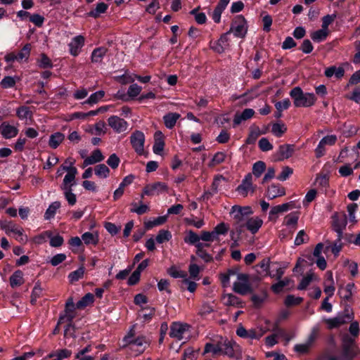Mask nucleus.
Wrapping results in <instances>:
<instances>
[{
    "label": "nucleus",
    "mask_w": 360,
    "mask_h": 360,
    "mask_svg": "<svg viewBox=\"0 0 360 360\" xmlns=\"http://www.w3.org/2000/svg\"><path fill=\"white\" fill-rule=\"evenodd\" d=\"M327 345V347L321 355L323 360H353L360 351L355 343L354 338L348 335L342 338L341 352L336 351L337 347L333 336L328 338Z\"/></svg>",
    "instance_id": "f257e3e1"
},
{
    "label": "nucleus",
    "mask_w": 360,
    "mask_h": 360,
    "mask_svg": "<svg viewBox=\"0 0 360 360\" xmlns=\"http://www.w3.org/2000/svg\"><path fill=\"white\" fill-rule=\"evenodd\" d=\"M290 96L296 108L311 107L315 104L316 101V98L313 93H304L299 86L292 89L290 91Z\"/></svg>",
    "instance_id": "f03ea898"
},
{
    "label": "nucleus",
    "mask_w": 360,
    "mask_h": 360,
    "mask_svg": "<svg viewBox=\"0 0 360 360\" xmlns=\"http://www.w3.org/2000/svg\"><path fill=\"white\" fill-rule=\"evenodd\" d=\"M75 307L76 305L73 302V299L70 297L66 302L64 314L60 315L59 317L58 325L63 322L68 323V325L65 328V334L68 333V330L70 329V328L74 327L72 325V320L75 319L76 315Z\"/></svg>",
    "instance_id": "7ed1b4c3"
},
{
    "label": "nucleus",
    "mask_w": 360,
    "mask_h": 360,
    "mask_svg": "<svg viewBox=\"0 0 360 360\" xmlns=\"http://www.w3.org/2000/svg\"><path fill=\"white\" fill-rule=\"evenodd\" d=\"M247 32L248 25L246 20L241 15H236L232 21L228 33H233L235 37L243 38L246 35Z\"/></svg>",
    "instance_id": "20e7f679"
},
{
    "label": "nucleus",
    "mask_w": 360,
    "mask_h": 360,
    "mask_svg": "<svg viewBox=\"0 0 360 360\" xmlns=\"http://www.w3.org/2000/svg\"><path fill=\"white\" fill-rule=\"evenodd\" d=\"M332 228L337 233V236L342 238L343 231L347 224V216L345 212H335L332 216Z\"/></svg>",
    "instance_id": "39448f33"
},
{
    "label": "nucleus",
    "mask_w": 360,
    "mask_h": 360,
    "mask_svg": "<svg viewBox=\"0 0 360 360\" xmlns=\"http://www.w3.org/2000/svg\"><path fill=\"white\" fill-rule=\"evenodd\" d=\"M0 228L8 235L11 233L16 234L18 236L16 240L21 243H26L27 241V236L23 234V229L12 222H2L0 224Z\"/></svg>",
    "instance_id": "423d86ee"
},
{
    "label": "nucleus",
    "mask_w": 360,
    "mask_h": 360,
    "mask_svg": "<svg viewBox=\"0 0 360 360\" xmlns=\"http://www.w3.org/2000/svg\"><path fill=\"white\" fill-rule=\"evenodd\" d=\"M63 170L66 171L68 173L63 179L60 188L65 189H72V187L76 185L75 176L77 174V169L75 167H68L66 165H62Z\"/></svg>",
    "instance_id": "0eeeda50"
},
{
    "label": "nucleus",
    "mask_w": 360,
    "mask_h": 360,
    "mask_svg": "<svg viewBox=\"0 0 360 360\" xmlns=\"http://www.w3.org/2000/svg\"><path fill=\"white\" fill-rule=\"evenodd\" d=\"M130 142L138 155H142L144 154L145 136L142 131L137 130L132 133L130 136Z\"/></svg>",
    "instance_id": "6e6552de"
},
{
    "label": "nucleus",
    "mask_w": 360,
    "mask_h": 360,
    "mask_svg": "<svg viewBox=\"0 0 360 360\" xmlns=\"http://www.w3.org/2000/svg\"><path fill=\"white\" fill-rule=\"evenodd\" d=\"M168 186L165 183L158 181L147 184L144 187V194L148 196L159 195L163 193H167Z\"/></svg>",
    "instance_id": "1a4fd4ad"
},
{
    "label": "nucleus",
    "mask_w": 360,
    "mask_h": 360,
    "mask_svg": "<svg viewBox=\"0 0 360 360\" xmlns=\"http://www.w3.org/2000/svg\"><path fill=\"white\" fill-rule=\"evenodd\" d=\"M347 314H340L334 318L324 319V322L327 324L328 329L338 328L341 325L351 321L353 319L352 314H350L348 310H347Z\"/></svg>",
    "instance_id": "9d476101"
},
{
    "label": "nucleus",
    "mask_w": 360,
    "mask_h": 360,
    "mask_svg": "<svg viewBox=\"0 0 360 360\" xmlns=\"http://www.w3.org/2000/svg\"><path fill=\"white\" fill-rule=\"evenodd\" d=\"M237 191L243 197H246L249 192L253 193L255 186L252 184V174H247L242 180L241 184L237 187Z\"/></svg>",
    "instance_id": "9b49d317"
},
{
    "label": "nucleus",
    "mask_w": 360,
    "mask_h": 360,
    "mask_svg": "<svg viewBox=\"0 0 360 360\" xmlns=\"http://www.w3.org/2000/svg\"><path fill=\"white\" fill-rule=\"evenodd\" d=\"M189 328V325L180 322H174L170 326L169 336L177 340H182L184 334Z\"/></svg>",
    "instance_id": "f8f14e48"
},
{
    "label": "nucleus",
    "mask_w": 360,
    "mask_h": 360,
    "mask_svg": "<svg viewBox=\"0 0 360 360\" xmlns=\"http://www.w3.org/2000/svg\"><path fill=\"white\" fill-rule=\"evenodd\" d=\"M239 282H236L233 284V290L236 292L241 295H245L250 291V285L248 284V276L244 274L238 275Z\"/></svg>",
    "instance_id": "ddd939ff"
},
{
    "label": "nucleus",
    "mask_w": 360,
    "mask_h": 360,
    "mask_svg": "<svg viewBox=\"0 0 360 360\" xmlns=\"http://www.w3.org/2000/svg\"><path fill=\"white\" fill-rule=\"evenodd\" d=\"M108 125L117 133L125 131L128 127V124L124 120L115 115L108 118Z\"/></svg>",
    "instance_id": "4468645a"
},
{
    "label": "nucleus",
    "mask_w": 360,
    "mask_h": 360,
    "mask_svg": "<svg viewBox=\"0 0 360 360\" xmlns=\"http://www.w3.org/2000/svg\"><path fill=\"white\" fill-rule=\"evenodd\" d=\"M85 39L82 35H77L72 38L68 44L70 53L73 56H77L80 53L81 49L84 45Z\"/></svg>",
    "instance_id": "2eb2a0df"
},
{
    "label": "nucleus",
    "mask_w": 360,
    "mask_h": 360,
    "mask_svg": "<svg viewBox=\"0 0 360 360\" xmlns=\"http://www.w3.org/2000/svg\"><path fill=\"white\" fill-rule=\"evenodd\" d=\"M220 352L225 355L230 357H233L235 355V348L238 347V345L233 341L228 340L227 338H221L219 341Z\"/></svg>",
    "instance_id": "dca6fc26"
},
{
    "label": "nucleus",
    "mask_w": 360,
    "mask_h": 360,
    "mask_svg": "<svg viewBox=\"0 0 360 360\" xmlns=\"http://www.w3.org/2000/svg\"><path fill=\"white\" fill-rule=\"evenodd\" d=\"M295 150V146L294 145L291 144H283L281 145L278 147V151H277V158H276V160L281 161L285 159H288L290 158Z\"/></svg>",
    "instance_id": "f3484780"
},
{
    "label": "nucleus",
    "mask_w": 360,
    "mask_h": 360,
    "mask_svg": "<svg viewBox=\"0 0 360 360\" xmlns=\"http://www.w3.org/2000/svg\"><path fill=\"white\" fill-rule=\"evenodd\" d=\"M18 129L6 122L0 125V133L4 139H9L16 136L18 134Z\"/></svg>",
    "instance_id": "a211bd4d"
},
{
    "label": "nucleus",
    "mask_w": 360,
    "mask_h": 360,
    "mask_svg": "<svg viewBox=\"0 0 360 360\" xmlns=\"http://www.w3.org/2000/svg\"><path fill=\"white\" fill-rule=\"evenodd\" d=\"M285 195V188L280 186L279 184H273L267 188L266 192V196L273 200L278 197H281Z\"/></svg>",
    "instance_id": "6ab92c4d"
},
{
    "label": "nucleus",
    "mask_w": 360,
    "mask_h": 360,
    "mask_svg": "<svg viewBox=\"0 0 360 360\" xmlns=\"http://www.w3.org/2000/svg\"><path fill=\"white\" fill-rule=\"evenodd\" d=\"M255 115V110L252 108H246L242 112H236L233 120V126L236 127L242 122L252 118Z\"/></svg>",
    "instance_id": "aec40b11"
},
{
    "label": "nucleus",
    "mask_w": 360,
    "mask_h": 360,
    "mask_svg": "<svg viewBox=\"0 0 360 360\" xmlns=\"http://www.w3.org/2000/svg\"><path fill=\"white\" fill-rule=\"evenodd\" d=\"M104 158L105 157L102 154L101 150L96 149L91 153V154L89 157H86L84 160L82 167L84 168L89 165L101 162L104 160Z\"/></svg>",
    "instance_id": "412c9836"
},
{
    "label": "nucleus",
    "mask_w": 360,
    "mask_h": 360,
    "mask_svg": "<svg viewBox=\"0 0 360 360\" xmlns=\"http://www.w3.org/2000/svg\"><path fill=\"white\" fill-rule=\"evenodd\" d=\"M263 224V220L259 217H252L246 220L245 228H246L252 234L256 233Z\"/></svg>",
    "instance_id": "4be33fe9"
},
{
    "label": "nucleus",
    "mask_w": 360,
    "mask_h": 360,
    "mask_svg": "<svg viewBox=\"0 0 360 360\" xmlns=\"http://www.w3.org/2000/svg\"><path fill=\"white\" fill-rule=\"evenodd\" d=\"M342 238L337 236V239L334 243L326 241L325 243L324 253L331 251L335 256H337L342 250V244L341 242Z\"/></svg>",
    "instance_id": "5701e85b"
},
{
    "label": "nucleus",
    "mask_w": 360,
    "mask_h": 360,
    "mask_svg": "<svg viewBox=\"0 0 360 360\" xmlns=\"http://www.w3.org/2000/svg\"><path fill=\"white\" fill-rule=\"evenodd\" d=\"M231 212L234 214V219L236 220V229L237 231L241 233L243 228H245L246 220L248 219L249 217L243 214L242 212H239L238 211H231Z\"/></svg>",
    "instance_id": "b1692460"
},
{
    "label": "nucleus",
    "mask_w": 360,
    "mask_h": 360,
    "mask_svg": "<svg viewBox=\"0 0 360 360\" xmlns=\"http://www.w3.org/2000/svg\"><path fill=\"white\" fill-rule=\"evenodd\" d=\"M108 51L107 48L101 46L95 49L91 56V60L93 63H101L103 57L106 55Z\"/></svg>",
    "instance_id": "393cba45"
},
{
    "label": "nucleus",
    "mask_w": 360,
    "mask_h": 360,
    "mask_svg": "<svg viewBox=\"0 0 360 360\" xmlns=\"http://www.w3.org/2000/svg\"><path fill=\"white\" fill-rule=\"evenodd\" d=\"M11 288L20 286L24 283L23 273L20 270H16L9 278Z\"/></svg>",
    "instance_id": "a878e982"
},
{
    "label": "nucleus",
    "mask_w": 360,
    "mask_h": 360,
    "mask_svg": "<svg viewBox=\"0 0 360 360\" xmlns=\"http://www.w3.org/2000/svg\"><path fill=\"white\" fill-rule=\"evenodd\" d=\"M223 302L226 306H233L237 307H243L242 302L240 299L233 295V294H226L224 295L222 297Z\"/></svg>",
    "instance_id": "bb28decb"
},
{
    "label": "nucleus",
    "mask_w": 360,
    "mask_h": 360,
    "mask_svg": "<svg viewBox=\"0 0 360 360\" xmlns=\"http://www.w3.org/2000/svg\"><path fill=\"white\" fill-rule=\"evenodd\" d=\"M209 244H203L201 243H198L196 244V254L197 255L203 259L205 262H209L212 260V257L211 255L207 253L205 250L204 247H209Z\"/></svg>",
    "instance_id": "cd10ccee"
},
{
    "label": "nucleus",
    "mask_w": 360,
    "mask_h": 360,
    "mask_svg": "<svg viewBox=\"0 0 360 360\" xmlns=\"http://www.w3.org/2000/svg\"><path fill=\"white\" fill-rule=\"evenodd\" d=\"M82 240L85 245H96L98 243L99 238L97 233L85 232L82 235Z\"/></svg>",
    "instance_id": "c85d7f7f"
},
{
    "label": "nucleus",
    "mask_w": 360,
    "mask_h": 360,
    "mask_svg": "<svg viewBox=\"0 0 360 360\" xmlns=\"http://www.w3.org/2000/svg\"><path fill=\"white\" fill-rule=\"evenodd\" d=\"M180 114L176 112H169L163 117L165 125L168 129H172L178 119L180 117Z\"/></svg>",
    "instance_id": "c756f323"
},
{
    "label": "nucleus",
    "mask_w": 360,
    "mask_h": 360,
    "mask_svg": "<svg viewBox=\"0 0 360 360\" xmlns=\"http://www.w3.org/2000/svg\"><path fill=\"white\" fill-rule=\"evenodd\" d=\"M65 135L60 132H56L50 136L49 145L51 148L56 149L64 141Z\"/></svg>",
    "instance_id": "7c9ffc66"
},
{
    "label": "nucleus",
    "mask_w": 360,
    "mask_h": 360,
    "mask_svg": "<svg viewBox=\"0 0 360 360\" xmlns=\"http://www.w3.org/2000/svg\"><path fill=\"white\" fill-rule=\"evenodd\" d=\"M95 174L101 179H106L110 175V169L105 164L97 165L94 169Z\"/></svg>",
    "instance_id": "2f4dec72"
},
{
    "label": "nucleus",
    "mask_w": 360,
    "mask_h": 360,
    "mask_svg": "<svg viewBox=\"0 0 360 360\" xmlns=\"http://www.w3.org/2000/svg\"><path fill=\"white\" fill-rule=\"evenodd\" d=\"M155 136V141L153 146V151L155 154L160 155L164 150L165 142L162 138H158V136H162V133L160 131L156 132Z\"/></svg>",
    "instance_id": "473e14b6"
},
{
    "label": "nucleus",
    "mask_w": 360,
    "mask_h": 360,
    "mask_svg": "<svg viewBox=\"0 0 360 360\" xmlns=\"http://www.w3.org/2000/svg\"><path fill=\"white\" fill-rule=\"evenodd\" d=\"M60 202L59 201H55L52 202L45 212L44 219L46 220H49L53 218L56 211L60 208Z\"/></svg>",
    "instance_id": "72a5a7b5"
},
{
    "label": "nucleus",
    "mask_w": 360,
    "mask_h": 360,
    "mask_svg": "<svg viewBox=\"0 0 360 360\" xmlns=\"http://www.w3.org/2000/svg\"><path fill=\"white\" fill-rule=\"evenodd\" d=\"M329 31L321 27L311 34V39L315 42H321L324 41L328 36Z\"/></svg>",
    "instance_id": "f704fd0d"
},
{
    "label": "nucleus",
    "mask_w": 360,
    "mask_h": 360,
    "mask_svg": "<svg viewBox=\"0 0 360 360\" xmlns=\"http://www.w3.org/2000/svg\"><path fill=\"white\" fill-rule=\"evenodd\" d=\"M94 301V296L93 294L89 292L86 294L76 304V308L84 309L89 304H92Z\"/></svg>",
    "instance_id": "c9c22d12"
},
{
    "label": "nucleus",
    "mask_w": 360,
    "mask_h": 360,
    "mask_svg": "<svg viewBox=\"0 0 360 360\" xmlns=\"http://www.w3.org/2000/svg\"><path fill=\"white\" fill-rule=\"evenodd\" d=\"M30 44H26L18 53H16L18 56V62L20 63L22 61H27L30 56Z\"/></svg>",
    "instance_id": "e433bc0d"
},
{
    "label": "nucleus",
    "mask_w": 360,
    "mask_h": 360,
    "mask_svg": "<svg viewBox=\"0 0 360 360\" xmlns=\"http://www.w3.org/2000/svg\"><path fill=\"white\" fill-rule=\"evenodd\" d=\"M108 8V6L106 4L103 2L99 3L96 5L95 9L88 13V15L94 18H97L100 16L101 14L105 13Z\"/></svg>",
    "instance_id": "4c0bfd02"
},
{
    "label": "nucleus",
    "mask_w": 360,
    "mask_h": 360,
    "mask_svg": "<svg viewBox=\"0 0 360 360\" xmlns=\"http://www.w3.org/2000/svg\"><path fill=\"white\" fill-rule=\"evenodd\" d=\"M266 169V164L263 161H257L254 163L252 166V176H255L256 178H259L262 176L263 172Z\"/></svg>",
    "instance_id": "58836bf2"
},
{
    "label": "nucleus",
    "mask_w": 360,
    "mask_h": 360,
    "mask_svg": "<svg viewBox=\"0 0 360 360\" xmlns=\"http://www.w3.org/2000/svg\"><path fill=\"white\" fill-rule=\"evenodd\" d=\"M355 288L354 283H348L345 288H342L339 290V294L345 300H349L352 296V291Z\"/></svg>",
    "instance_id": "ea45409f"
},
{
    "label": "nucleus",
    "mask_w": 360,
    "mask_h": 360,
    "mask_svg": "<svg viewBox=\"0 0 360 360\" xmlns=\"http://www.w3.org/2000/svg\"><path fill=\"white\" fill-rule=\"evenodd\" d=\"M320 332V327L319 326H314L311 330V332L306 340V342L311 347L314 342H316V339L319 337Z\"/></svg>",
    "instance_id": "a19ab883"
},
{
    "label": "nucleus",
    "mask_w": 360,
    "mask_h": 360,
    "mask_svg": "<svg viewBox=\"0 0 360 360\" xmlns=\"http://www.w3.org/2000/svg\"><path fill=\"white\" fill-rule=\"evenodd\" d=\"M105 96V92L102 90L98 91L94 94H92L84 102V103L94 105L97 103L100 100H101Z\"/></svg>",
    "instance_id": "79ce46f5"
},
{
    "label": "nucleus",
    "mask_w": 360,
    "mask_h": 360,
    "mask_svg": "<svg viewBox=\"0 0 360 360\" xmlns=\"http://www.w3.org/2000/svg\"><path fill=\"white\" fill-rule=\"evenodd\" d=\"M200 240H201V236H199L197 233H195L193 231L190 230L188 231L186 236L184 238V242L191 245H195L200 243Z\"/></svg>",
    "instance_id": "37998d69"
},
{
    "label": "nucleus",
    "mask_w": 360,
    "mask_h": 360,
    "mask_svg": "<svg viewBox=\"0 0 360 360\" xmlns=\"http://www.w3.org/2000/svg\"><path fill=\"white\" fill-rule=\"evenodd\" d=\"M84 267L83 266H80L78 269L71 272L68 275V278L70 283H75L79 281L84 276Z\"/></svg>",
    "instance_id": "c03bdc74"
},
{
    "label": "nucleus",
    "mask_w": 360,
    "mask_h": 360,
    "mask_svg": "<svg viewBox=\"0 0 360 360\" xmlns=\"http://www.w3.org/2000/svg\"><path fill=\"white\" fill-rule=\"evenodd\" d=\"M279 281L271 286V290L275 293L281 292L283 288L288 285L291 282V280L288 278H285L283 280H278Z\"/></svg>",
    "instance_id": "a18cd8bd"
},
{
    "label": "nucleus",
    "mask_w": 360,
    "mask_h": 360,
    "mask_svg": "<svg viewBox=\"0 0 360 360\" xmlns=\"http://www.w3.org/2000/svg\"><path fill=\"white\" fill-rule=\"evenodd\" d=\"M299 219V212H294L288 214L284 218V224L285 226L296 225Z\"/></svg>",
    "instance_id": "49530a36"
},
{
    "label": "nucleus",
    "mask_w": 360,
    "mask_h": 360,
    "mask_svg": "<svg viewBox=\"0 0 360 360\" xmlns=\"http://www.w3.org/2000/svg\"><path fill=\"white\" fill-rule=\"evenodd\" d=\"M287 131V127L284 124L275 123L272 125L271 132L276 137H281Z\"/></svg>",
    "instance_id": "de8ad7c7"
},
{
    "label": "nucleus",
    "mask_w": 360,
    "mask_h": 360,
    "mask_svg": "<svg viewBox=\"0 0 360 360\" xmlns=\"http://www.w3.org/2000/svg\"><path fill=\"white\" fill-rule=\"evenodd\" d=\"M172 238L171 233L167 230H160L156 236L155 240L158 243H163Z\"/></svg>",
    "instance_id": "09e8293b"
},
{
    "label": "nucleus",
    "mask_w": 360,
    "mask_h": 360,
    "mask_svg": "<svg viewBox=\"0 0 360 360\" xmlns=\"http://www.w3.org/2000/svg\"><path fill=\"white\" fill-rule=\"evenodd\" d=\"M226 155L224 152H217L214 154V157L212 158V160L211 162L210 163V167H213L217 165H219L222 162H224L226 160Z\"/></svg>",
    "instance_id": "8fccbe9b"
},
{
    "label": "nucleus",
    "mask_w": 360,
    "mask_h": 360,
    "mask_svg": "<svg viewBox=\"0 0 360 360\" xmlns=\"http://www.w3.org/2000/svg\"><path fill=\"white\" fill-rule=\"evenodd\" d=\"M327 276H328V282L329 283V285H326L324 288V292L328 295V297H331L334 294L335 291V287L333 286V279L332 273L330 271H328L326 273Z\"/></svg>",
    "instance_id": "3c124183"
},
{
    "label": "nucleus",
    "mask_w": 360,
    "mask_h": 360,
    "mask_svg": "<svg viewBox=\"0 0 360 360\" xmlns=\"http://www.w3.org/2000/svg\"><path fill=\"white\" fill-rule=\"evenodd\" d=\"M201 240L205 242H212L218 240L219 237L213 230L212 231H203L201 232Z\"/></svg>",
    "instance_id": "603ef678"
},
{
    "label": "nucleus",
    "mask_w": 360,
    "mask_h": 360,
    "mask_svg": "<svg viewBox=\"0 0 360 360\" xmlns=\"http://www.w3.org/2000/svg\"><path fill=\"white\" fill-rule=\"evenodd\" d=\"M41 58L38 62V65L41 68H51L53 63L51 59L44 53L41 54Z\"/></svg>",
    "instance_id": "864d4df0"
},
{
    "label": "nucleus",
    "mask_w": 360,
    "mask_h": 360,
    "mask_svg": "<svg viewBox=\"0 0 360 360\" xmlns=\"http://www.w3.org/2000/svg\"><path fill=\"white\" fill-rule=\"evenodd\" d=\"M131 206L133 207L131 209V212L136 213L139 215L143 214L149 210L148 205L143 204H141L139 206H137L136 202H132Z\"/></svg>",
    "instance_id": "5fc2aeb1"
},
{
    "label": "nucleus",
    "mask_w": 360,
    "mask_h": 360,
    "mask_svg": "<svg viewBox=\"0 0 360 360\" xmlns=\"http://www.w3.org/2000/svg\"><path fill=\"white\" fill-rule=\"evenodd\" d=\"M101 109H102V108H99L98 109H97L96 110H91L88 112H75L74 116H75V117H76V119L86 120L89 116L96 115Z\"/></svg>",
    "instance_id": "6e6d98bb"
},
{
    "label": "nucleus",
    "mask_w": 360,
    "mask_h": 360,
    "mask_svg": "<svg viewBox=\"0 0 360 360\" xmlns=\"http://www.w3.org/2000/svg\"><path fill=\"white\" fill-rule=\"evenodd\" d=\"M65 198L68 201V204L71 206L75 205L77 202V197L75 193H72V189H65L63 190Z\"/></svg>",
    "instance_id": "4d7b16f0"
},
{
    "label": "nucleus",
    "mask_w": 360,
    "mask_h": 360,
    "mask_svg": "<svg viewBox=\"0 0 360 360\" xmlns=\"http://www.w3.org/2000/svg\"><path fill=\"white\" fill-rule=\"evenodd\" d=\"M17 116L20 120L27 119L28 117H30L32 113L30 110L29 108L27 106H21L18 108L16 110Z\"/></svg>",
    "instance_id": "13d9d810"
},
{
    "label": "nucleus",
    "mask_w": 360,
    "mask_h": 360,
    "mask_svg": "<svg viewBox=\"0 0 360 360\" xmlns=\"http://www.w3.org/2000/svg\"><path fill=\"white\" fill-rule=\"evenodd\" d=\"M302 298L298 297H296L294 295H289L285 297L284 303L287 307H290L298 305L302 302Z\"/></svg>",
    "instance_id": "bf43d9fd"
},
{
    "label": "nucleus",
    "mask_w": 360,
    "mask_h": 360,
    "mask_svg": "<svg viewBox=\"0 0 360 360\" xmlns=\"http://www.w3.org/2000/svg\"><path fill=\"white\" fill-rule=\"evenodd\" d=\"M106 162L112 169H115L118 167L120 160L115 153H113L110 155Z\"/></svg>",
    "instance_id": "052dcab7"
},
{
    "label": "nucleus",
    "mask_w": 360,
    "mask_h": 360,
    "mask_svg": "<svg viewBox=\"0 0 360 360\" xmlns=\"http://www.w3.org/2000/svg\"><path fill=\"white\" fill-rule=\"evenodd\" d=\"M358 205L356 203H350L347 205V212L350 221L356 222L355 213L358 210Z\"/></svg>",
    "instance_id": "680f3d73"
},
{
    "label": "nucleus",
    "mask_w": 360,
    "mask_h": 360,
    "mask_svg": "<svg viewBox=\"0 0 360 360\" xmlns=\"http://www.w3.org/2000/svg\"><path fill=\"white\" fill-rule=\"evenodd\" d=\"M259 148L262 151H269L273 149V145L266 138H262L258 143Z\"/></svg>",
    "instance_id": "e2e57ef3"
},
{
    "label": "nucleus",
    "mask_w": 360,
    "mask_h": 360,
    "mask_svg": "<svg viewBox=\"0 0 360 360\" xmlns=\"http://www.w3.org/2000/svg\"><path fill=\"white\" fill-rule=\"evenodd\" d=\"M216 235H226L229 231V226L224 222L217 224L213 229Z\"/></svg>",
    "instance_id": "0e129e2a"
},
{
    "label": "nucleus",
    "mask_w": 360,
    "mask_h": 360,
    "mask_svg": "<svg viewBox=\"0 0 360 360\" xmlns=\"http://www.w3.org/2000/svg\"><path fill=\"white\" fill-rule=\"evenodd\" d=\"M0 84L4 89L11 88L15 85V80L12 77L6 76L1 79Z\"/></svg>",
    "instance_id": "69168bd1"
},
{
    "label": "nucleus",
    "mask_w": 360,
    "mask_h": 360,
    "mask_svg": "<svg viewBox=\"0 0 360 360\" xmlns=\"http://www.w3.org/2000/svg\"><path fill=\"white\" fill-rule=\"evenodd\" d=\"M293 170L290 167H284L282 169V172L277 176V179L279 181H284L292 174Z\"/></svg>",
    "instance_id": "338daca9"
},
{
    "label": "nucleus",
    "mask_w": 360,
    "mask_h": 360,
    "mask_svg": "<svg viewBox=\"0 0 360 360\" xmlns=\"http://www.w3.org/2000/svg\"><path fill=\"white\" fill-rule=\"evenodd\" d=\"M141 87L137 84H133L129 86L127 91V94L129 97L134 98L141 93Z\"/></svg>",
    "instance_id": "774afa93"
}]
</instances>
